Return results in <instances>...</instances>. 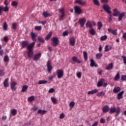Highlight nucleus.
Here are the masks:
<instances>
[{"mask_svg": "<svg viewBox=\"0 0 126 126\" xmlns=\"http://www.w3.org/2000/svg\"><path fill=\"white\" fill-rule=\"evenodd\" d=\"M35 44H36V42H33L29 44V42L26 40L23 41L21 42L22 48L23 49L27 47V50H28L27 55L29 58H32V57H33V55H34L33 51L34 50L33 49Z\"/></svg>", "mask_w": 126, "mask_h": 126, "instance_id": "nucleus-1", "label": "nucleus"}, {"mask_svg": "<svg viewBox=\"0 0 126 126\" xmlns=\"http://www.w3.org/2000/svg\"><path fill=\"white\" fill-rule=\"evenodd\" d=\"M109 114H115L116 113V117H118L121 113V108L120 107H112L109 109Z\"/></svg>", "mask_w": 126, "mask_h": 126, "instance_id": "nucleus-2", "label": "nucleus"}, {"mask_svg": "<svg viewBox=\"0 0 126 126\" xmlns=\"http://www.w3.org/2000/svg\"><path fill=\"white\" fill-rule=\"evenodd\" d=\"M52 45L53 47H57L59 45V38L57 37H53L52 39Z\"/></svg>", "mask_w": 126, "mask_h": 126, "instance_id": "nucleus-3", "label": "nucleus"}, {"mask_svg": "<svg viewBox=\"0 0 126 126\" xmlns=\"http://www.w3.org/2000/svg\"><path fill=\"white\" fill-rule=\"evenodd\" d=\"M102 8L108 14H111L112 13V12H111V7L108 4H104L102 6Z\"/></svg>", "mask_w": 126, "mask_h": 126, "instance_id": "nucleus-4", "label": "nucleus"}, {"mask_svg": "<svg viewBox=\"0 0 126 126\" xmlns=\"http://www.w3.org/2000/svg\"><path fill=\"white\" fill-rule=\"evenodd\" d=\"M102 8L108 14H111L112 13V12H111V7L108 4H104L102 6Z\"/></svg>", "mask_w": 126, "mask_h": 126, "instance_id": "nucleus-5", "label": "nucleus"}, {"mask_svg": "<svg viewBox=\"0 0 126 126\" xmlns=\"http://www.w3.org/2000/svg\"><path fill=\"white\" fill-rule=\"evenodd\" d=\"M2 11L4 12H8L9 11V8L8 6H3L2 5L0 6V15L2 13Z\"/></svg>", "mask_w": 126, "mask_h": 126, "instance_id": "nucleus-6", "label": "nucleus"}, {"mask_svg": "<svg viewBox=\"0 0 126 126\" xmlns=\"http://www.w3.org/2000/svg\"><path fill=\"white\" fill-rule=\"evenodd\" d=\"M59 11L61 15L60 16L59 20L62 21L63 20V17H64V8H62L59 9Z\"/></svg>", "mask_w": 126, "mask_h": 126, "instance_id": "nucleus-7", "label": "nucleus"}, {"mask_svg": "<svg viewBox=\"0 0 126 126\" xmlns=\"http://www.w3.org/2000/svg\"><path fill=\"white\" fill-rule=\"evenodd\" d=\"M57 77L59 79L62 78L63 76V69H58L56 71Z\"/></svg>", "mask_w": 126, "mask_h": 126, "instance_id": "nucleus-8", "label": "nucleus"}, {"mask_svg": "<svg viewBox=\"0 0 126 126\" xmlns=\"http://www.w3.org/2000/svg\"><path fill=\"white\" fill-rule=\"evenodd\" d=\"M74 9L75 10V12L77 14H81V13H82V9H81V8H80L79 6H75L74 7Z\"/></svg>", "mask_w": 126, "mask_h": 126, "instance_id": "nucleus-9", "label": "nucleus"}, {"mask_svg": "<svg viewBox=\"0 0 126 126\" xmlns=\"http://www.w3.org/2000/svg\"><path fill=\"white\" fill-rule=\"evenodd\" d=\"M47 67L48 72H51L53 69V66H52V63L51 61H48L47 63Z\"/></svg>", "mask_w": 126, "mask_h": 126, "instance_id": "nucleus-10", "label": "nucleus"}, {"mask_svg": "<svg viewBox=\"0 0 126 126\" xmlns=\"http://www.w3.org/2000/svg\"><path fill=\"white\" fill-rule=\"evenodd\" d=\"M72 62H71V63L74 64V63H81V61H80L76 57H73L72 58Z\"/></svg>", "mask_w": 126, "mask_h": 126, "instance_id": "nucleus-11", "label": "nucleus"}, {"mask_svg": "<svg viewBox=\"0 0 126 126\" xmlns=\"http://www.w3.org/2000/svg\"><path fill=\"white\" fill-rule=\"evenodd\" d=\"M86 22V19L82 18L79 20V23L80 25V27H83L85 25V23Z\"/></svg>", "mask_w": 126, "mask_h": 126, "instance_id": "nucleus-12", "label": "nucleus"}, {"mask_svg": "<svg viewBox=\"0 0 126 126\" xmlns=\"http://www.w3.org/2000/svg\"><path fill=\"white\" fill-rule=\"evenodd\" d=\"M90 66L91 67H98V64L95 63V61H94V60L91 59L90 60Z\"/></svg>", "mask_w": 126, "mask_h": 126, "instance_id": "nucleus-13", "label": "nucleus"}, {"mask_svg": "<svg viewBox=\"0 0 126 126\" xmlns=\"http://www.w3.org/2000/svg\"><path fill=\"white\" fill-rule=\"evenodd\" d=\"M42 54L41 53L34 55L33 58V61H38V59L40 58Z\"/></svg>", "mask_w": 126, "mask_h": 126, "instance_id": "nucleus-14", "label": "nucleus"}, {"mask_svg": "<svg viewBox=\"0 0 126 126\" xmlns=\"http://www.w3.org/2000/svg\"><path fill=\"white\" fill-rule=\"evenodd\" d=\"M16 85H17V83L15 82H12L11 83V89L12 91H15L16 90V88L15 87Z\"/></svg>", "mask_w": 126, "mask_h": 126, "instance_id": "nucleus-15", "label": "nucleus"}, {"mask_svg": "<svg viewBox=\"0 0 126 126\" xmlns=\"http://www.w3.org/2000/svg\"><path fill=\"white\" fill-rule=\"evenodd\" d=\"M30 35L31 36L32 39V41H36V38L37 37V34L34 33L33 32H31Z\"/></svg>", "mask_w": 126, "mask_h": 126, "instance_id": "nucleus-16", "label": "nucleus"}, {"mask_svg": "<svg viewBox=\"0 0 126 126\" xmlns=\"http://www.w3.org/2000/svg\"><path fill=\"white\" fill-rule=\"evenodd\" d=\"M69 41L71 46H74V45H75V39L74 38V37H71L70 38H69Z\"/></svg>", "mask_w": 126, "mask_h": 126, "instance_id": "nucleus-17", "label": "nucleus"}, {"mask_svg": "<svg viewBox=\"0 0 126 126\" xmlns=\"http://www.w3.org/2000/svg\"><path fill=\"white\" fill-rule=\"evenodd\" d=\"M75 2L81 4V5H85L86 4V1H82V0H76Z\"/></svg>", "mask_w": 126, "mask_h": 126, "instance_id": "nucleus-18", "label": "nucleus"}, {"mask_svg": "<svg viewBox=\"0 0 126 126\" xmlns=\"http://www.w3.org/2000/svg\"><path fill=\"white\" fill-rule=\"evenodd\" d=\"M124 93H125V91H122L121 92L118 94L117 99L118 100H121V99H123V95H124Z\"/></svg>", "mask_w": 126, "mask_h": 126, "instance_id": "nucleus-19", "label": "nucleus"}, {"mask_svg": "<svg viewBox=\"0 0 126 126\" xmlns=\"http://www.w3.org/2000/svg\"><path fill=\"white\" fill-rule=\"evenodd\" d=\"M109 111H110V108L108 105L104 106L102 108L103 113H108Z\"/></svg>", "mask_w": 126, "mask_h": 126, "instance_id": "nucleus-20", "label": "nucleus"}, {"mask_svg": "<svg viewBox=\"0 0 126 126\" xmlns=\"http://www.w3.org/2000/svg\"><path fill=\"white\" fill-rule=\"evenodd\" d=\"M108 32H109V33H111V34H113V35H117V34H118L117 30H113L111 29H108Z\"/></svg>", "mask_w": 126, "mask_h": 126, "instance_id": "nucleus-21", "label": "nucleus"}, {"mask_svg": "<svg viewBox=\"0 0 126 126\" xmlns=\"http://www.w3.org/2000/svg\"><path fill=\"white\" fill-rule=\"evenodd\" d=\"M126 15V13L125 12H122V13H120L119 14V18H118V21H121L124 18V16Z\"/></svg>", "mask_w": 126, "mask_h": 126, "instance_id": "nucleus-22", "label": "nucleus"}, {"mask_svg": "<svg viewBox=\"0 0 126 126\" xmlns=\"http://www.w3.org/2000/svg\"><path fill=\"white\" fill-rule=\"evenodd\" d=\"M114 67V64L113 63H110L108 65L105 67V69L106 70H111Z\"/></svg>", "mask_w": 126, "mask_h": 126, "instance_id": "nucleus-23", "label": "nucleus"}, {"mask_svg": "<svg viewBox=\"0 0 126 126\" xmlns=\"http://www.w3.org/2000/svg\"><path fill=\"white\" fill-rule=\"evenodd\" d=\"M113 12H114L113 14V16H119L120 12L119 10H118V9L115 8L113 10Z\"/></svg>", "mask_w": 126, "mask_h": 126, "instance_id": "nucleus-24", "label": "nucleus"}, {"mask_svg": "<svg viewBox=\"0 0 126 126\" xmlns=\"http://www.w3.org/2000/svg\"><path fill=\"white\" fill-rule=\"evenodd\" d=\"M120 91H121V88L120 87H115L113 90V93L115 94L119 93Z\"/></svg>", "mask_w": 126, "mask_h": 126, "instance_id": "nucleus-25", "label": "nucleus"}, {"mask_svg": "<svg viewBox=\"0 0 126 126\" xmlns=\"http://www.w3.org/2000/svg\"><path fill=\"white\" fill-rule=\"evenodd\" d=\"M97 92H98V90L95 89L93 91H89L88 92V95H93V94H96V93H97Z\"/></svg>", "mask_w": 126, "mask_h": 126, "instance_id": "nucleus-26", "label": "nucleus"}, {"mask_svg": "<svg viewBox=\"0 0 126 126\" xmlns=\"http://www.w3.org/2000/svg\"><path fill=\"white\" fill-rule=\"evenodd\" d=\"M103 82H104V79H101L99 81L97 82V87H101V86H103Z\"/></svg>", "mask_w": 126, "mask_h": 126, "instance_id": "nucleus-27", "label": "nucleus"}, {"mask_svg": "<svg viewBox=\"0 0 126 126\" xmlns=\"http://www.w3.org/2000/svg\"><path fill=\"white\" fill-rule=\"evenodd\" d=\"M8 80L9 79L8 78H6L4 82H3V86L4 87H8V86H9V84H8Z\"/></svg>", "mask_w": 126, "mask_h": 126, "instance_id": "nucleus-28", "label": "nucleus"}, {"mask_svg": "<svg viewBox=\"0 0 126 126\" xmlns=\"http://www.w3.org/2000/svg\"><path fill=\"white\" fill-rule=\"evenodd\" d=\"M121 77L120 76V72H118L114 78L115 81H118L120 80Z\"/></svg>", "mask_w": 126, "mask_h": 126, "instance_id": "nucleus-29", "label": "nucleus"}, {"mask_svg": "<svg viewBox=\"0 0 126 126\" xmlns=\"http://www.w3.org/2000/svg\"><path fill=\"white\" fill-rule=\"evenodd\" d=\"M86 27L87 28L89 27V28H90V29H91V28L93 27V26L92 25V23L91 21H87L86 24Z\"/></svg>", "mask_w": 126, "mask_h": 126, "instance_id": "nucleus-30", "label": "nucleus"}, {"mask_svg": "<svg viewBox=\"0 0 126 126\" xmlns=\"http://www.w3.org/2000/svg\"><path fill=\"white\" fill-rule=\"evenodd\" d=\"M102 57H103V54L101 53H97L95 55V58L96 60H100Z\"/></svg>", "mask_w": 126, "mask_h": 126, "instance_id": "nucleus-31", "label": "nucleus"}, {"mask_svg": "<svg viewBox=\"0 0 126 126\" xmlns=\"http://www.w3.org/2000/svg\"><path fill=\"white\" fill-rule=\"evenodd\" d=\"M46 113H47V111L42 109H39L37 111V114H40V115H45Z\"/></svg>", "mask_w": 126, "mask_h": 126, "instance_id": "nucleus-32", "label": "nucleus"}, {"mask_svg": "<svg viewBox=\"0 0 126 126\" xmlns=\"http://www.w3.org/2000/svg\"><path fill=\"white\" fill-rule=\"evenodd\" d=\"M11 114L14 117L16 116L17 114V110H16L15 109H13V110H11Z\"/></svg>", "mask_w": 126, "mask_h": 126, "instance_id": "nucleus-33", "label": "nucleus"}, {"mask_svg": "<svg viewBox=\"0 0 126 126\" xmlns=\"http://www.w3.org/2000/svg\"><path fill=\"white\" fill-rule=\"evenodd\" d=\"M34 100H35V97H34V96L33 95L30 96L28 98V102H30L31 103H32V102Z\"/></svg>", "mask_w": 126, "mask_h": 126, "instance_id": "nucleus-34", "label": "nucleus"}, {"mask_svg": "<svg viewBox=\"0 0 126 126\" xmlns=\"http://www.w3.org/2000/svg\"><path fill=\"white\" fill-rule=\"evenodd\" d=\"M89 32L91 35H96V31H95V30H94V29L91 28V30L89 31Z\"/></svg>", "mask_w": 126, "mask_h": 126, "instance_id": "nucleus-35", "label": "nucleus"}, {"mask_svg": "<svg viewBox=\"0 0 126 126\" xmlns=\"http://www.w3.org/2000/svg\"><path fill=\"white\" fill-rule=\"evenodd\" d=\"M83 56H84V59L85 61L86 62L87 60H88V54H87V52L86 51H84L83 52Z\"/></svg>", "mask_w": 126, "mask_h": 126, "instance_id": "nucleus-36", "label": "nucleus"}, {"mask_svg": "<svg viewBox=\"0 0 126 126\" xmlns=\"http://www.w3.org/2000/svg\"><path fill=\"white\" fill-rule=\"evenodd\" d=\"M97 26H98L97 30H101V28L103 27V24H102V22L99 21L97 23Z\"/></svg>", "mask_w": 126, "mask_h": 126, "instance_id": "nucleus-37", "label": "nucleus"}, {"mask_svg": "<svg viewBox=\"0 0 126 126\" xmlns=\"http://www.w3.org/2000/svg\"><path fill=\"white\" fill-rule=\"evenodd\" d=\"M52 32H50L45 37V40H46L47 41H48L50 39V38H51V37H52Z\"/></svg>", "mask_w": 126, "mask_h": 126, "instance_id": "nucleus-38", "label": "nucleus"}, {"mask_svg": "<svg viewBox=\"0 0 126 126\" xmlns=\"http://www.w3.org/2000/svg\"><path fill=\"white\" fill-rule=\"evenodd\" d=\"M43 15L44 17H49V16H52V15H51L47 11L44 12L43 13Z\"/></svg>", "mask_w": 126, "mask_h": 126, "instance_id": "nucleus-39", "label": "nucleus"}, {"mask_svg": "<svg viewBox=\"0 0 126 126\" xmlns=\"http://www.w3.org/2000/svg\"><path fill=\"white\" fill-rule=\"evenodd\" d=\"M112 49V47L109 45H106L105 47V52H109L110 50Z\"/></svg>", "mask_w": 126, "mask_h": 126, "instance_id": "nucleus-40", "label": "nucleus"}, {"mask_svg": "<svg viewBox=\"0 0 126 126\" xmlns=\"http://www.w3.org/2000/svg\"><path fill=\"white\" fill-rule=\"evenodd\" d=\"M37 41L40 43H45V40L41 36H38Z\"/></svg>", "mask_w": 126, "mask_h": 126, "instance_id": "nucleus-41", "label": "nucleus"}, {"mask_svg": "<svg viewBox=\"0 0 126 126\" xmlns=\"http://www.w3.org/2000/svg\"><path fill=\"white\" fill-rule=\"evenodd\" d=\"M38 84L41 85V84H47L48 83V81L47 80H39L38 81Z\"/></svg>", "mask_w": 126, "mask_h": 126, "instance_id": "nucleus-42", "label": "nucleus"}, {"mask_svg": "<svg viewBox=\"0 0 126 126\" xmlns=\"http://www.w3.org/2000/svg\"><path fill=\"white\" fill-rule=\"evenodd\" d=\"M28 89V86L25 85L23 86L22 89L21 90V92H26V90Z\"/></svg>", "mask_w": 126, "mask_h": 126, "instance_id": "nucleus-43", "label": "nucleus"}, {"mask_svg": "<svg viewBox=\"0 0 126 126\" xmlns=\"http://www.w3.org/2000/svg\"><path fill=\"white\" fill-rule=\"evenodd\" d=\"M96 96H97V97H101V96H105V93H104V92L103 91L98 93L96 94Z\"/></svg>", "mask_w": 126, "mask_h": 126, "instance_id": "nucleus-44", "label": "nucleus"}, {"mask_svg": "<svg viewBox=\"0 0 126 126\" xmlns=\"http://www.w3.org/2000/svg\"><path fill=\"white\" fill-rule=\"evenodd\" d=\"M3 28L5 31L7 30V23L6 22H4L3 25Z\"/></svg>", "mask_w": 126, "mask_h": 126, "instance_id": "nucleus-45", "label": "nucleus"}, {"mask_svg": "<svg viewBox=\"0 0 126 126\" xmlns=\"http://www.w3.org/2000/svg\"><path fill=\"white\" fill-rule=\"evenodd\" d=\"M54 78H55V75H51L48 77V80L49 81H53Z\"/></svg>", "mask_w": 126, "mask_h": 126, "instance_id": "nucleus-46", "label": "nucleus"}, {"mask_svg": "<svg viewBox=\"0 0 126 126\" xmlns=\"http://www.w3.org/2000/svg\"><path fill=\"white\" fill-rule=\"evenodd\" d=\"M51 100L52 103H53V104H56L57 102H58V100H57V98L53 97H52L51 98Z\"/></svg>", "mask_w": 126, "mask_h": 126, "instance_id": "nucleus-47", "label": "nucleus"}, {"mask_svg": "<svg viewBox=\"0 0 126 126\" xmlns=\"http://www.w3.org/2000/svg\"><path fill=\"white\" fill-rule=\"evenodd\" d=\"M35 30L37 31H41L42 30V27L41 26H35L34 27Z\"/></svg>", "mask_w": 126, "mask_h": 126, "instance_id": "nucleus-48", "label": "nucleus"}, {"mask_svg": "<svg viewBox=\"0 0 126 126\" xmlns=\"http://www.w3.org/2000/svg\"><path fill=\"white\" fill-rule=\"evenodd\" d=\"M108 36L107 35H103L100 37V41H105L107 40Z\"/></svg>", "mask_w": 126, "mask_h": 126, "instance_id": "nucleus-49", "label": "nucleus"}, {"mask_svg": "<svg viewBox=\"0 0 126 126\" xmlns=\"http://www.w3.org/2000/svg\"><path fill=\"white\" fill-rule=\"evenodd\" d=\"M93 2L95 5H100V3H99V1L98 0H93Z\"/></svg>", "mask_w": 126, "mask_h": 126, "instance_id": "nucleus-50", "label": "nucleus"}, {"mask_svg": "<svg viewBox=\"0 0 126 126\" xmlns=\"http://www.w3.org/2000/svg\"><path fill=\"white\" fill-rule=\"evenodd\" d=\"M17 27V24H16V23H13L12 25V28H13L14 30H15Z\"/></svg>", "mask_w": 126, "mask_h": 126, "instance_id": "nucleus-51", "label": "nucleus"}, {"mask_svg": "<svg viewBox=\"0 0 126 126\" xmlns=\"http://www.w3.org/2000/svg\"><path fill=\"white\" fill-rule=\"evenodd\" d=\"M9 58H8V56L7 55H6L4 57V62L5 63H7V62H9Z\"/></svg>", "mask_w": 126, "mask_h": 126, "instance_id": "nucleus-52", "label": "nucleus"}, {"mask_svg": "<svg viewBox=\"0 0 126 126\" xmlns=\"http://www.w3.org/2000/svg\"><path fill=\"white\" fill-rule=\"evenodd\" d=\"M75 105V102H74V101H71V102H70L69 106V107H71L72 108H73Z\"/></svg>", "mask_w": 126, "mask_h": 126, "instance_id": "nucleus-53", "label": "nucleus"}, {"mask_svg": "<svg viewBox=\"0 0 126 126\" xmlns=\"http://www.w3.org/2000/svg\"><path fill=\"white\" fill-rule=\"evenodd\" d=\"M11 4L13 6H17L18 3L16 1H13L12 2Z\"/></svg>", "mask_w": 126, "mask_h": 126, "instance_id": "nucleus-54", "label": "nucleus"}, {"mask_svg": "<svg viewBox=\"0 0 126 126\" xmlns=\"http://www.w3.org/2000/svg\"><path fill=\"white\" fill-rule=\"evenodd\" d=\"M122 58L123 60L124 64H126V56H122Z\"/></svg>", "mask_w": 126, "mask_h": 126, "instance_id": "nucleus-55", "label": "nucleus"}, {"mask_svg": "<svg viewBox=\"0 0 126 126\" xmlns=\"http://www.w3.org/2000/svg\"><path fill=\"white\" fill-rule=\"evenodd\" d=\"M76 75L78 78H81V72H79L77 73Z\"/></svg>", "mask_w": 126, "mask_h": 126, "instance_id": "nucleus-56", "label": "nucleus"}, {"mask_svg": "<svg viewBox=\"0 0 126 126\" xmlns=\"http://www.w3.org/2000/svg\"><path fill=\"white\" fill-rule=\"evenodd\" d=\"M106 121L105 120V119H103V118H101L100 120V124H105Z\"/></svg>", "mask_w": 126, "mask_h": 126, "instance_id": "nucleus-57", "label": "nucleus"}, {"mask_svg": "<svg viewBox=\"0 0 126 126\" xmlns=\"http://www.w3.org/2000/svg\"><path fill=\"white\" fill-rule=\"evenodd\" d=\"M54 92L55 89L54 88L50 89L48 91L49 93H54Z\"/></svg>", "mask_w": 126, "mask_h": 126, "instance_id": "nucleus-58", "label": "nucleus"}, {"mask_svg": "<svg viewBox=\"0 0 126 126\" xmlns=\"http://www.w3.org/2000/svg\"><path fill=\"white\" fill-rule=\"evenodd\" d=\"M3 40L7 43V42H8V37L7 36H4Z\"/></svg>", "mask_w": 126, "mask_h": 126, "instance_id": "nucleus-59", "label": "nucleus"}, {"mask_svg": "<svg viewBox=\"0 0 126 126\" xmlns=\"http://www.w3.org/2000/svg\"><path fill=\"white\" fill-rule=\"evenodd\" d=\"M4 75V72H3V70H0V76H3Z\"/></svg>", "mask_w": 126, "mask_h": 126, "instance_id": "nucleus-60", "label": "nucleus"}, {"mask_svg": "<svg viewBox=\"0 0 126 126\" xmlns=\"http://www.w3.org/2000/svg\"><path fill=\"white\" fill-rule=\"evenodd\" d=\"M64 118V114L63 113H62L61 114H60V119H63Z\"/></svg>", "mask_w": 126, "mask_h": 126, "instance_id": "nucleus-61", "label": "nucleus"}, {"mask_svg": "<svg viewBox=\"0 0 126 126\" xmlns=\"http://www.w3.org/2000/svg\"><path fill=\"white\" fill-rule=\"evenodd\" d=\"M8 0H4V4L5 5V6H7L8 5V2H7Z\"/></svg>", "mask_w": 126, "mask_h": 126, "instance_id": "nucleus-62", "label": "nucleus"}, {"mask_svg": "<svg viewBox=\"0 0 126 126\" xmlns=\"http://www.w3.org/2000/svg\"><path fill=\"white\" fill-rule=\"evenodd\" d=\"M68 35V32L66 31L63 32V36H67Z\"/></svg>", "mask_w": 126, "mask_h": 126, "instance_id": "nucleus-63", "label": "nucleus"}, {"mask_svg": "<svg viewBox=\"0 0 126 126\" xmlns=\"http://www.w3.org/2000/svg\"><path fill=\"white\" fill-rule=\"evenodd\" d=\"M123 36L124 39H126V33H124L123 34Z\"/></svg>", "mask_w": 126, "mask_h": 126, "instance_id": "nucleus-64", "label": "nucleus"}]
</instances>
